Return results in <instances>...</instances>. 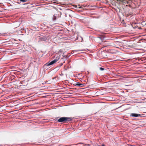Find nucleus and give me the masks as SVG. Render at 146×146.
Masks as SVG:
<instances>
[{"label":"nucleus","instance_id":"obj_1","mask_svg":"<svg viewBox=\"0 0 146 146\" xmlns=\"http://www.w3.org/2000/svg\"><path fill=\"white\" fill-rule=\"evenodd\" d=\"M60 55H54L53 57V60L51 62H49L44 65V68H46L48 67L51 65L54 64L60 58Z\"/></svg>","mask_w":146,"mask_h":146},{"label":"nucleus","instance_id":"obj_2","mask_svg":"<svg viewBox=\"0 0 146 146\" xmlns=\"http://www.w3.org/2000/svg\"><path fill=\"white\" fill-rule=\"evenodd\" d=\"M70 119L68 117H62L59 118L58 121L60 122H62L66 121H67L70 120Z\"/></svg>","mask_w":146,"mask_h":146},{"label":"nucleus","instance_id":"obj_3","mask_svg":"<svg viewBox=\"0 0 146 146\" xmlns=\"http://www.w3.org/2000/svg\"><path fill=\"white\" fill-rule=\"evenodd\" d=\"M130 115L131 116L135 117H137L141 116L140 114L135 113H132L130 114Z\"/></svg>","mask_w":146,"mask_h":146},{"label":"nucleus","instance_id":"obj_4","mask_svg":"<svg viewBox=\"0 0 146 146\" xmlns=\"http://www.w3.org/2000/svg\"><path fill=\"white\" fill-rule=\"evenodd\" d=\"M111 53L112 54H116V55H121V53L117 51H114L111 52Z\"/></svg>","mask_w":146,"mask_h":146},{"label":"nucleus","instance_id":"obj_5","mask_svg":"<svg viewBox=\"0 0 146 146\" xmlns=\"http://www.w3.org/2000/svg\"><path fill=\"white\" fill-rule=\"evenodd\" d=\"M105 52L104 51L100 50L99 52V54H101L102 55H104L105 54Z\"/></svg>","mask_w":146,"mask_h":146},{"label":"nucleus","instance_id":"obj_6","mask_svg":"<svg viewBox=\"0 0 146 146\" xmlns=\"http://www.w3.org/2000/svg\"><path fill=\"white\" fill-rule=\"evenodd\" d=\"M64 51H62V50H60L59 51L58 54H64Z\"/></svg>","mask_w":146,"mask_h":146},{"label":"nucleus","instance_id":"obj_7","mask_svg":"<svg viewBox=\"0 0 146 146\" xmlns=\"http://www.w3.org/2000/svg\"><path fill=\"white\" fill-rule=\"evenodd\" d=\"M82 85V84L78 83L75 84V85L76 86H80Z\"/></svg>","mask_w":146,"mask_h":146},{"label":"nucleus","instance_id":"obj_8","mask_svg":"<svg viewBox=\"0 0 146 146\" xmlns=\"http://www.w3.org/2000/svg\"><path fill=\"white\" fill-rule=\"evenodd\" d=\"M99 69L101 71H103V70H105L104 68H102V67L100 68H99Z\"/></svg>","mask_w":146,"mask_h":146},{"label":"nucleus","instance_id":"obj_9","mask_svg":"<svg viewBox=\"0 0 146 146\" xmlns=\"http://www.w3.org/2000/svg\"><path fill=\"white\" fill-rule=\"evenodd\" d=\"M20 1L22 2H26L27 1V0H20Z\"/></svg>","mask_w":146,"mask_h":146},{"label":"nucleus","instance_id":"obj_10","mask_svg":"<svg viewBox=\"0 0 146 146\" xmlns=\"http://www.w3.org/2000/svg\"><path fill=\"white\" fill-rule=\"evenodd\" d=\"M16 23H18V25H17L15 26L16 27H18L19 26L20 24H19V23H18V22H17Z\"/></svg>","mask_w":146,"mask_h":146},{"label":"nucleus","instance_id":"obj_11","mask_svg":"<svg viewBox=\"0 0 146 146\" xmlns=\"http://www.w3.org/2000/svg\"><path fill=\"white\" fill-rule=\"evenodd\" d=\"M119 60L117 58H114L113 59V60Z\"/></svg>","mask_w":146,"mask_h":146},{"label":"nucleus","instance_id":"obj_12","mask_svg":"<svg viewBox=\"0 0 146 146\" xmlns=\"http://www.w3.org/2000/svg\"><path fill=\"white\" fill-rule=\"evenodd\" d=\"M3 42H4L3 41V40H0V43H3Z\"/></svg>","mask_w":146,"mask_h":146},{"label":"nucleus","instance_id":"obj_13","mask_svg":"<svg viewBox=\"0 0 146 146\" xmlns=\"http://www.w3.org/2000/svg\"><path fill=\"white\" fill-rule=\"evenodd\" d=\"M94 83L93 84H91V85H94V84H95V83H94L95 82L94 81H92Z\"/></svg>","mask_w":146,"mask_h":146},{"label":"nucleus","instance_id":"obj_14","mask_svg":"<svg viewBox=\"0 0 146 146\" xmlns=\"http://www.w3.org/2000/svg\"><path fill=\"white\" fill-rule=\"evenodd\" d=\"M86 145L87 146H90V145L89 144H86Z\"/></svg>","mask_w":146,"mask_h":146},{"label":"nucleus","instance_id":"obj_15","mask_svg":"<svg viewBox=\"0 0 146 146\" xmlns=\"http://www.w3.org/2000/svg\"><path fill=\"white\" fill-rule=\"evenodd\" d=\"M95 146H100V145H98V144H96Z\"/></svg>","mask_w":146,"mask_h":146},{"label":"nucleus","instance_id":"obj_16","mask_svg":"<svg viewBox=\"0 0 146 146\" xmlns=\"http://www.w3.org/2000/svg\"><path fill=\"white\" fill-rule=\"evenodd\" d=\"M44 39L43 40H46V39H45V37H44Z\"/></svg>","mask_w":146,"mask_h":146},{"label":"nucleus","instance_id":"obj_17","mask_svg":"<svg viewBox=\"0 0 146 146\" xmlns=\"http://www.w3.org/2000/svg\"><path fill=\"white\" fill-rule=\"evenodd\" d=\"M102 146H105L103 144V145H102Z\"/></svg>","mask_w":146,"mask_h":146},{"label":"nucleus","instance_id":"obj_18","mask_svg":"<svg viewBox=\"0 0 146 146\" xmlns=\"http://www.w3.org/2000/svg\"><path fill=\"white\" fill-rule=\"evenodd\" d=\"M90 86H91V85H89V86H88V87H90Z\"/></svg>","mask_w":146,"mask_h":146},{"label":"nucleus","instance_id":"obj_19","mask_svg":"<svg viewBox=\"0 0 146 146\" xmlns=\"http://www.w3.org/2000/svg\"><path fill=\"white\" fill-rule=\"evenodd\" d=\"M65 56H66V55H64V56H63V57H65Z\"/></svg>","mask_w":146,"mask_h":146},{"label":"nucleus","instance_id":"obj_20","mask_svg":"<svg viewBox=\"0 0 146 146\" xmlns=\"http://www.w3.org/2000/svg\"><path fill=\"white\" fill-rule=\"evenodd\" d=\"M84 52H81V53H83Z\"/></svg>","mask_w":146,"mask_h":146}]
</instances>
